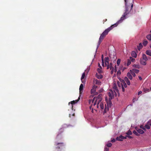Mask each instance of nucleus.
Listing matches in <instances>:
<instances>
[{
  "label": "nucleus",
  "mask_w": 151,
  "mask_h": 151,
  "mask_svg": "<svg viewBox=\"0 0 151 151\" xmlns=\"http://www.w3.org/2000/svg\"><path fill=\"white\" fill-rule=\"evenodd\" d=\"M125 3V12L123 16V19L126 18L125 17V15L129 14L132 9L133 6V0H124Z\"/></svg>",
  "instance_id": "obj_1"
},
{
  "label": "nucleus",
  "mask_w": 151,
  "mask_h": 151,
  "mask_svg": "<svg viewBox=\"0 0 151 151\" xmlns=\"http://www.w3.org/2000/svg\"><path fill=\"white\" fill-rule=\"evenodd\" d=\"M123 21V15L121 17L119 20L117 22L111 25L110 27H108V28L106 29L102 33L104 35L106 36L108 35L109 32L111 30H112L114 28L116 27L119 24L122 23Z\"/></svg>",
  "instance_id": "obj_2"
},
{
  "label": "nucleus",
  "mask_w": 151,
  "mask_h": 151,
  "mask_svg": "<svg viewBox=\"0 0 151 151\" xmlns=\"http://www.w3.org/2000/svg\"><path fill=\"white\" fill-rule=\"evenodd\" d=\"M94 101H96L97 103L96 107L97 108H99V105L101 102V98H98L97 97H94L92 100H89V103L91 104V102L93 103Z\"/></svg>",
  "instance_id": "obj_3"
},
{
  "label": "nucleus",
  "mask_w": 151,
  "mask_h": 151,
  "mask_svg": "<svg viewBox=\"0 0 151 151\" xmlns=\"http://www.w3.org/2000/svg\"><path fill=\"white\" fill-rule=\"evenodd\" d=\"M94 101H96L97 103L96 107L97 108H99V105L101 102V98H98L97 97H94L92 100H89V103L91 104V102L93 103Z\"/></svg>",
  "instance_id": "obj_4"
},
{
  "label": "nucleus",
  "mask_w": 151,
  "mask_h": 151,
  "mask_svg": "<svg viewBox=\"0 0 151 151\" xmlns=\"http://www.w3.org/2000/svg\"><path fill=\"white\" fill-rule=\"evenodd\" d=\"M148 60L146 55L144 54L142 55V57L140 59V63L143 65H145L147 64V61Z\"/></svg>",
  "instance_id": "obj_5"
},
{
  "label": "nucleus",
  "mask_w": 151,
  "mask_h": 151,
  "mask_svg": "<svg viewBox=\"0 0 151 151\" xmlns=\"http://www.w3.org/2000/svg\"><path fill=\"white\" fill-rule=\"evenodd\" d=\"M116 94V91H113L112 90L110 89L108 93V95L109 96V99H112L114 97V94Z\"/></svg>",
  "instance_id": "obj_6"
},
{
  "label": "nucleus",
  "mask_w": 151,
  "mask_h": 151,
  "mask_svg": "<svg viewBox=\"0 0 151 151\" xmlns=\"http://www.w3.org/2000/svg\"><path fill=\"white\" fill-rule=\"evenodd\" d=\"M55 145L57 146L56 148L58 149L62 148L64 146V144L63 142L56 143L55 144Z\"/></svg>",
  "instance_id": "obj_7"
},
{
  "label": "nucleus",
  "mask_w": 151,
  "mask_h": 151,
  "mask_svg": "<svg viewBox=\"0 0 151 151\" xmlns=\"http://www.w3.org/2000/svg\"><path fill=\"white\" fill-rule=\"evenodd\" d=\"M105 37L106 36L104 35L102 33L101 34L99 39L97 48L98 47L100 43L102 42V40L104 39V37Z\"/></svg>",
  "instance_id": "obj_8"
},
{
  "label": "nucleus",
  "mask_w": 151,
  "mask_h": 151,
  "mask_svg": "<svg viewBox=\"0 0 151 151\" xmlns=\"http://www.w3.org/2000/svg\"><path fill=\"white\" fill-rule=\"evenodd\" d=\"M80 99V98L79 97L78 98V99L76 100L75 101H70V102L69 103V105L70 104H71V109L72 110H73V104H76V103H77Z\"/></svg>",
  "instance_id": "obj_9"
},
{
  "label": "nucleus",
  "mask_w": 151,
  "mask_h": 151,
  "mask_svg": "<svg viewBox=\"0 0 151 151\" xmlns=\"http://www.w3.org/2000/svg\"><path fill=\"white\" fill-rule=\"evenodd\" d=\"M135 129L137 132L140 134H142L144 133V131L143 130H142L141 129H139L137 127H135Z\"/></svg>",
  "instance_id": "obj_10"
},
{
  "label": "nucleus",
  "mask_w": 151,
  "mask_h": 151,
  "mask_svg": "<svg viewBox=\"0 0 151 151\" xmlns=\"http://www.w3.org/2000/svg\"><path fill=\"white\" fill-rule=\"evenodd\" d=\"M109 59L108 57H105L104 58L105 64V66H106L107 65L109 64Z\"/></svg>",
  "instance_id": "obj_11"
},
{
  "label": "nucleus",
  "mask_w": 151,
  "mask_h": 151,
  "mask_svg": "<svg viewBox=\"0 0 151 151\" xmlns=\"http://www.w3.org/2000/svg\"><path fill=\"white\" fill-rule=\"evenodd\" d=\"M113 88L114 89V91H116V92L118 93L119 90L117 88L116 84L115 83L113 84Z\"/></svg>",
  "instance_id": "obj_12"
},
{
  "label": "nucleus",
  "mask_w": 151,
  "mask_h": 151,
  "mask_svg": "<svg viewBox=\"0 0 151 151\" xmlns=\"http://www.w3.org/2000/svg\"><path fill=\"white\" fill-rule=\"evenodd\" d=\"M93 83L95 84H97L98 85H100L101 84V82L100 80L95 79H94L93 80Z\"/></svg>",
  "instance_id": "obj_13"
},
{
  "label": "nucleus",
  "mask_w": 151,
  "mask_h": 151,
  "mask_svg": "<svg viewBox=\"0 0 151 151\" xmlns=\"http://www.w3.org/2000/svg\"><path fill=\"white\" fill-rule=\"evenodd\" d=\"M117 84L119 88H121L123 90V82H120L118 81L117 82Z\"/></svg>",
  "instance_id": "obj_14"
},
{
  "label": "nucleus",
  "mask_w": 151,
  "mask_h": 151,
  "mask_svg": "<svg viewBox=\"0 0 151 151\" xmlns=\"http://www.w3.org/2000/svg\"><path fill=\"white\" fill-rule=\"evenodd\" d=\"M121 71L123 72V69L122 68H119L118 71L117 72L116 75L117 77L120 76V75L121 73Z\"/></svg>",
  "instance_id": "obj_15"
},
{
  "label": "nucleus",
  "mask_w": 151,
  "mask_h": 151,
  "mask_svg": "<svg viewBox=\"0 0 151 151\" xmlns=\"http://www.w3.org/2000/svg\"><path fill=\"white\" fill-rule=\"evenodd\" d=\"M96 76L99 79H101L103 78V76L100 74H98L96 73Z\"/></svg>",
  "instance_id": "obj_16"
},
{
  "label": "nucleus",
  "mask_w": 151,
  "mask_h": 151,
  "mask_svg": "<svg viewBox=\"0 0 151 151\" xmlns=\"http://www.w3.org/2000/svg\"><path fill=\"white\" fill-rule=\"evenodd\" d=\"M83 85L82 84H81L80 85V86L79 88V91H80V93L81 94H82V92H83Z\"/></svg>",
  "instance_id": "obj_17"
},
{
  "label": "nucleus",
  "mask_w": 151,
  "mask_h": 151,
  "mask_svg": "<svg viewBox=\"0 0 151 151\" xmlns=\"http://www.w3.org/2000/svg\"><path fill=\"white\" fill-rule=\"evenodd\" d=\"M116 139V140L122 141H123V136L121 135L117 137Z\"/></svg>",
  "instance_id": "obj_18"
},
{
  "label": "nucleus",
  "mask_w": 151,
  "mask_h": 151,
  "mask_svg": "<svg viewBox=\"0 0 151 151\" xmlns=\"http://www.w3.org/2000/svg\"><path fill=\"white\" fill-rule=\"evenodd\" d=\"M89 104H91V106L89 107V108L90 109H91V107L92 106H95L96 104H97V103L96 101H94V102L93 103H92V102L91 104L89 103Z\"/></svg>",
  "instance_id": "obj_19"
},
{
  "label": "nucleus",
  "mask_w": 151,
  "mask_h": 151,
  "mask_svg": "<svg viewBox=\"0 0 151 151\" xmlns=\"http://www.w3.org/2000/svg\"><path fill=\"white\" fill-rule=\"evenodd\" d=\"M124 81L127 83L128 85H130V82L128 79L127 77H125L124 78Z\"/></svg>",
  "instance_id": "obj_20"
},
{
  "label": "nucleus",
  "mask_w": 151,
  "mask_h": 151,
  "mask_svg": "<svg viewBox=\"0 0 151 151\" xmlns=\"http://www.w3.org/2000/svg\"><path fill=\"white\" fill-rule=\"evenodd\" d=\"M127 76L130 79L132 80V76L131 74L130 73V72H128L127 73Z\"/></svg>",
  "instance_id": "obj_21"
},
{
  "label": "nucleus",
  "mask_w": 151,
  "mask_h": 151,
  "mask_svg": "<svg viewBox=\"0 0 151 151\" xmlns=\"http://www.w3.org/2000/svg\"><path fill=\"white\" fill-rule=\"evenodd\" d=\"M132 56L135 58H136L137 57V54L135 51H132Z\"/></svg>",
  "instance_id": "obj_22"
},
{
  "label": "nucleus",
  "mask_w": 151,
  "mask_h": 151,
  "mask_svg": "<svg viewBox=\"0 0 151 151\" xmlns=\"http://www.w3.org/2000/svg\"><path fill=\"white\" fill-rule=\"evenodd\" d=\"M146 53L148 55L151 56V50H148L146 51Z\"/></svg>",
  "instance_id": "obj_23"
},
{
  "label": "nucleus",
  "mask_w": 151,
  "mask_h": 151,
  "mask_svg": "<svg viewBox=\"0 0 151 151\" xmlns=\"http://www.w3.org/2000/svg\"><path fill=\"white\" fill-rule=\"evenodd\" d=\"M143 91L146 93L149 92L150 91V90L147 88H144L143 89Z\"/></svg>",
  "instance_id": "obj_24"
},
{
  "label": "nucleus",
  "mask_w": 151,
  "mask_h": 151,
  "mask_svg": "<svg viewBox=\"0 0 151 151\" xmlns=\"http://www.w3.org/2000/svg\"><path fill=\"white\" fill-rule=\"evenodd\" d=\"M99 106L101 109H104V105L103 103L101 102L100 103V105H99Z\"/></svg>",
  "instance_id": "obj_25"
},
{
  "label": "nucleus",
  "mask_w": 151,
  "mask_h": 151,
  "mask_svg": "<svg viewBox=\"0 0 151 151\" xmlns=\"http://www.w3.org/2000/svg\"><path fill=\"white\" fill-rule=\"evenodd\" d=\"M142 45L141 43H140L138 46L137 48L139 50H140L142 48Z\"/></svg>",
  "instance_id": "obj_26"
},
{
  "label": "nucleus",
  "mask_w": 151,
  "mask_h": 151,
  "mask_svg": "<svg viewBox=\"0 0 151 151\" xmlns=\"http://www.w3.org/2000/svg\"><path fill=\"white\" fill-rule=\"evenodd\" d=\"M133 71L136 73H138L139 72V71L138 70H137L135 69H133L132 70Z\"/></svg>",
  "instance_id": "obj_27"
},
{
  "label": "nucleus",
  "mask_w": 151,
  "mask_h": 151,
  "mask_svg": "<svg viewBox=\"0 0 151 151\" xmlns=\"http://www.w3.org/2000/svg\"><path fill=\"white\" fill-rule=\"evenodd\" d=\"M85 73L84 72L83 73L82 75V76H81V80L82 81V80L84 78H85Z\"/></svg>",
  "instance_id": "obj_28"
},
{
  "label": "nucleus",
  "mask_w": 151,
  "mask_h": 151,
  "mask_svg": "<svg viewBox=\"0 0 151 151\" xmlns=\"http://www.w3.org/2000/svg\"><path fill=\"white\" fill-rule=\"evenodd\" d=\"M110 69L111 70V74H113L114 71V67L113 66H111L110 67Z\"/></svg>",
  "instance_id": "obj_29"
},
{
  "label": "nucleus",
  "mask_w": 151,
  "mask_h": 151,
  "mask_svg": "<svg viewBox=\"0 0 151 151\" xmlns=\"http://www.w3.org/2000/svg\"><path fill=\"white\" fill-rule=\"evenodd\" d=\"M130 72L131 73V74L133 76V77H135L136 76L135 73L132 71V70H130Z\"/></svg>",
  "instance_id": "obj_30"
},
{
  "label": "nucleus",
  "mask_w": 151,
  "mask_h": 151,
  "mask_svg": "<svg viewBox=\"0 0 151 151\" xmlns=\"http://www.w3.org/2000/svg\"><path fill=\"white\" fill-rule=\"evenodd\" d=\"M133 67L137 68H139L140 67L139 65H133Z\"/></svg>",
  "instance_id": "obj_31"
},
{
  "label": "nucleus",
  "mask_w": 151,
  "mask_h": 151,
  "mask_svg": "<svg viewBox=\"0 0 151 151\" xmlns=\"http://www.w3.org/2000/svg\"><path fill=\"white\" fill-rule=\"evenodd\" d=\"M102 69H101L100 68H98L97 69V71L98 72L99 74H100L102 72V71L101 70Z\"/></svg>",
  "instance_id": "obj_32"
},
{
  "label": "nucleus",
  "mask_w": 151,
  "mask_h": 151,
  "mask_svg": "<svg viewBox=\"0 0 151 151\" xmlns=\"http://www.w3.org/2000/svg\"><path fill=\"white\" fill-rule=\"evenodd\" d=\"M147 38L148 40H151V35H147Z\"/></svg>",
  "instance_id": "obj_33"
},
{
  "label": "nucleus",
  "mask_w": 151,
  "mask_h": 151,
  "mask_svg": "<svg viewBox=\"0 0 151 151\" xmlns=\"http://www.w3.org/2000/svg\"><path fill=\"white\" fill-rule=\"evenodd\" d=\"M147 43H148L147 41V40H145L144 41V42L143 43V44L144 46H146L147 45Z\"/></svg>",
  "instance_id": "obj_34"
},
{
  "label": "nucleus",
  "mask_w": 151,
  "mask_h": 151,
  "mask_svg": "<svg viewBox=\"0 0 151 151\" xmlns=\"http://www.w3.org/2000/svg\"><path fill=\"white\" fill-rule=\"evenodd\" d=\"M150 126L149 124H148V123H147V124L145 125V128L147 129H150Z\"/></svg>",
  "instance_id": "obj_35"
},
{
  "label": "nucleus",
  "mask_w": 151,
  "mask_h": 151,
  "mask_svg": "<svg viewBox=\"0 0 151 151\" xmlns=\"http://www.w3.org/2000/svg\"><path fill=\"white\" fill-rule=\"evenodd\" d=\"M121 60L120 59H118L117 61V64L119 66Z\"/></svg>",
  "instance_id": "obj_36"
},
{
  "label": "nucleus",
  "mask_w": 151,
  "mask_h": 151,
  "mask_svg": "<svg viewBox=\"0 0 151 151\" xmlns=\"http://www.w3.org/2000/svg\"><path fill=\"white\" fill-rule=\"evenodd\" d=\"M131 63V61H130V60H129V59H128L127 60V63L126 65L127 66H128Z\"/></svg>",
  "instance_id": "obj_37"
},
{
  "label": "nucleus",
  "mask_w": 151,
  "mask_h": 151,
  "mask_svg": "<svg viewBox=\"0 0 151 151\" xmlns=\"http://www.w3.org/2000/svg\"><path fill=\"white\" fill-rule=\"evenodd\" d=\"M129 60H130V61H131L132 62H134L135 61V59L133 58L132 57H130Z\"/></svg>",
  "instance_id": "obj_38"
},
{
  "label": "nucleus",
  "mask_w": 151,
  "mask_h": 151,
  "mask_svg": "<svg viewBox=\"0 0 151 151\" xmlns=\"http://www.w3.org/2000/svg\"><path fill=\"white\" fill-rule=\"evenodd\" d=\"M96 92V90L92 88L91 90V93H94Z\"/></svg>",
  "instance_id": "obj_39"
},
{
  "label": "nucleus",
  "mask_w": 151,
  "mask_h": 151,
  "mask_svg": "<svg viewBox=\"0 0 151 151\" xmlns=\"http://www.w3.org/2000/svg\"><path fill=\"white\" fill-rule=\"evenodd\" d=\"M112 144L111 143H108L107 144V146L108 147H110L111 146Z\"/></svg>",
  "instance_id": "obj_40"
},
{
  "label": "nucleus",
  "mask_w": 151,
  "mask_h": 151,
  "mask_svg": "<svg viewBox=\"0 0 151 151\" xmlns=\"http://www.w3.org/2000/svg\"><path fill=\"white\" fill-rule=\"evenodd\" d=\"M133 132L134 134H135L137 136L139 135L138 133L135 131L134 130V131H133Z\"/></svg>",
  "instance_id": "obj_41"
},
{
  "label": "nucleus",
  "mask_w": 151,
  "mask_h": 151,
  "mask_svg": "<svg viewBox=\"0 0 151 151\" xmlns=\"http://www.w3.org/2000/svg\"><path fill=\"white\" fill-rule=\"evenodd\" d=\"M140 128L142 129L143 130L145 131L146 130L145 128L142 125H141L140 126Z\"/></svg>",
  "instance_id": "obj_42"
},
{
  "label": "nucleus",
  "mask_w": 151,
  "mask_h": 151,
  "mask_svg": "<svg viewBox=\"0 0 151 151\" xmlns=\"http://www.w3.org/2000/svg\"><path fill=\"white\" fill-rule=\"evenodd\" d=\"M108 110V108L107 109L106 107V106L105 108L104 109V113H106L107 111Z\"/></svg>",
  "instance_id": "obj_43"
},
{
  "label": "nucleus",
  "mask_w": 151,
  "mask_h": 151,
  "mask_svg": "<svg viewBox=\"0 0 151 151\" xmlns=\"http://www.w3.org/2000/svg\"><path fill=\"white\" fill-rule=\"evenodd\" d=\"M118 78L119 79V82H123V79H122L121 78L119 77V76H118Z\"/></svg>",
  "instance_id": "obj_44"
},
{
  "label": "nucleus",
  "mask_w": 151,
  "mask_h": 151,
  "mask_svg": "<svg viewBox=\"0 0 151 151\" xmlns=\"http://www.w3.org/2000/svg\"><path fill=\"white\" fill-rule=\"evenodd\" d=\"M127 134L128 135H131L132 134V132L131 131H129L127 132Z\"/></svg>",
  "instance_id": "obj_45"
},
{
  "label": "nucleus",
  "mask_w": 151,
  "mask_h": 151,
  "mask_svg": "<svg viewBox=\"0 0 151 151\" xmlns=\"http://www.w3.org/2000/svg\"><path fill=\"white\" fill-rule=\"evenodd\" d=\"M97 88V86L94 85L93 86L92 88L96 90V88Z\"/></svg>",
  "instance_id": "obj_46"
},
{
  "label": "nucleus",
  "mask_w": 151,
  "mask_h": 151,
  "mask_svg": "<svg viewBox=\"0 0 151 151\" xmlns=\"http://www.w3.org/2000/svg\"><path fill=\"white\" fill-rule=\"evenodd\" d=\"M104 150H105L106 151H109V148L107 147H105L104 148Z\"/></svg>",
  "instance_id": "obj_47"
},
{
  "label": "nucleus",
  "mask_w": 151,
  "mask_h": 151,
  "mask_svg": "<svg viewBox=\"0 0 151 151\" xmlns=\"http://www.w3.org/2000/svg\"><path fill=\"white\" fill-rule=\"evenodd\" d=\"M147 123L148 124H149L150 126H151V120H149V121H148Z\"/></svg>",
  "instance_id": "obj_48"
},
{
  "label": "nucleus",
  "mask_w": 151,
  "mask_h": 151,
  "mask_svg": "<svg viewBox=\"0 0 151 151\" xmlns=\"http://www.w3.org/2000/svg\"><path fill=\"white\" fill-rule=\"evenodd\" d=\"M127 87V84L126 83L123 82V87L126 88Z\"/></svg>",
  "instance_id": "obj_49"
},
{
  "label": "nucleus",
  "mask_w": 151,
  "mask_h": 151,
  "mask_svg": "<svg viewBox=\"0 0 151 151\" xmlns=\"http://www.w3.org/2000/svg\"><path fill=\"white\" fill-rule=\"evenodd\" d=\"M115 141L116 139H113L111 140V142H115Z\"/></svg>",
  "instance_id": "obj_50"
},
{
  "label": "nucleus",
  "mask_w": 151,
  "mask_h": 151,
  "mask_svg": "<svg viewBox=\"0 0 151 151\" xmlns=\"http://www.w3.org/2000/svg\"><path fill=\"white\" fill-rule=\"evenodd\" d=\"M106 66L107 67V69H109V68H110V66L109 64L107 65Z\"/></svg>",
  "instance_id": "obj_51"
},
{
  "label": "nucleus",
  "mask_w": 151,
  "mask_h": 151,
  "mask_svg": "<svg viewBox=\"0 0 151 151\" xmlns=\"http://www.w3.org/2000/svg\"><path fill=\"white\" fill-rule=\"evenodd\" d=\"M114 71L115 73H116V72L117 71V69H116V65H115V69H114Z\"/></svg>",
  "instance_id": "obj_52"
},
{
  "label": "nucleus",
  "mask_w": 151,
  "mask_h": 151,
  "mask_svg": "<svg viewBox=\"0 0 151 151\" xmlns=\"http://www.w3.org/2000/svg\"><path fill=\"white\" fill-rule=\"evenodd\" d=\"M142 93V91H139L138 92V95H139L141 93Z\"/></svg>",
  "instance_id": "obj_53"
},
{
  "label": "nucleus",
  "mask_w": 151,
  "mask_h": 151,
  "mask_svg": "<svg viewBox=\"0 0 151 151\" xmlns=\"http://www.w3.org/2000/svg\"><path fill=\"white\" fill-rule=\"evenodd\" d=\"M101 60L102 61H104L103 55H102L101 56Z\"/></svg>",
  "instance_id": "obj_54"
},
{
  "label": "nucleus",
  "mask_w": 151,
  "mask_h": 151,
  "mask_svg": "<svg viewBox=\"0 0 151 151\" xmlns=\"http://www.w3.org/2000/svg\"><path fill=\"white\" fill-rule=\"evenodd\" d=\"M102 65L103 66H104V61H102Z\"/></svg>",
  "instance_id": "obj_55"
},
{
  "label": "nucleus",
  "mask_w": 151,
  "mask_h": 151,
  "mask_svg": "<svg viewBox=\"0 0 151 151\" xmlns=\"http://www.w3.org/2000/svg\"><path fill=\"white\" fill-rule=\"evenodd\" d=\"M99 68L101 69H102V67L101 66L100 64L99 63Z\"/></svg>",
  "instance_id": "obj_56"
},
{
  "label": "nucleus",
  "mask_w": 151,
  "mask_h": 151,
  "mask_svg": "<svg viewBox=\"0 0 151 151\" xmlns=\"http://www.w3.org/2000/svg\"><path fill=\"white\" fill-rule=\"evenodd\" d=\"M139 78L140 80H142V78L140 76H139Z\"/></svg>",
  "instance_id": "obj_57"
},
{
  "label": "nucleus",
  "mask_w": 151,
  "mask_h": 151,
  "mask_svg": "<svg viewBox=\"0 0 151 151\" xmlns=\"http://www.w3.org/2000/svg\"><path fill=\"white\" fill-rule=\"evenodd\" d=\"M107 20V19H105L103 21H104V22H105ZM103 23L104 24V22H103Z\"/></svg>",
  "instance_id": "obj_58"
},
{
  "label": "nucleus",
  "mask_w": 151,
  "mask_h": 151,
  "mask_svg": "<svg viewBox=\"0 0 151 151\" xmlns=\"http://www.w3.org/2000/svg\"><path fill=\"white\" fill-rule=\"evenodd\" d=\"M110 65V68L111 67V66H112V63H110V64H109Z\"/></svg>",
  "instance_id": "obj_59"
},
{
  "label": "nucleus",
  "mask_w": 151,
  "mask_h": 151,
  "mask_svg": "<svg viewBox=\"0 0 151 151\" xmlns=\"http://www.w3.org/2000/svg\"><path fill=\"white\" fill-rule=\"evenodd\" d=\"M128 137L129 138H131V137L130 136H128Z\"/></svg>",
  "instance_id": "obj_60"
},
{
  "label": "nucleus",
  "mask_w": 151,
  "mask_h": 151,
  "mask_svg": "<svg viewBox=\"0 0 151 151\" xmlns=\"http://www.w3.org/2000/svg\"><path fill=\"white\" fill-rule=\"evenodd\" d=\"M127 68H123V70H124V69H126Z\"/></svg>",
  "instance_id": "obj_61"
},
{
  "label": "nucleus",
  "mask_w": 151,
  "mask_h": 151,
  "mask_svg": "<svg viewBox=\"0 0 151 151\" xmlns=\"http://www.w3.org/2000/svg\"><path fill=\"white\" fill-rule=\"evenodd\" d=\"M123 139H126V137H123Z\"/></svg>",
  "instance_id": "obj_62"
},
{
  "label": "nucleus",
  "mask_w": 151,
  "mask_h": 151,
  "mask_svg": "<svg viewBox=\"0 0 151 151\" xmlns=\"http://www.w3.org/2000/svg\"><path fill=\"white\" fill-rule=\"evenodd\" d=\"M150 47L151 48V44L150 45Z\"/></svg>",
  "instance_id": "obj_63"
},
{
  "label": "nucleus",
  "mask_w": 151,
  "mask_h": 151,
  "mask_svg": "<svg viewBox=\"0 0 151 151\" xmlns=\"http://www.w3.org/2000/svg\"><path fill=\"white\" fill-rule=\"evenodd\" d=\"M150 90H151V87H150Z\"/></svg>",
  "instance_id": "obj_64"
}]
</instances>
